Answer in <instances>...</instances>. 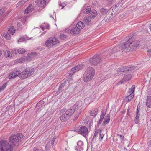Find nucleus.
Returning a JSON list of instances; mask_svg holds the SVG:
<instances>
[{
	"label": "nucleus",
	"mask_w": 151,
	"mask_h": 151,
	"mask_svg": "<svg viewBox=\"0 0 151 151\" xmlns=\"http://www.w3.org/2000/svg\"><path fill=\"white\" fill-rule=\"evenodd\" d=\"M82 105V102L77 101L72 106H71L70 109L67 110L65 113L62 114L60 117V120L62 122H65L70 117L72 114L76 111L74 115V118L73 119V121L76 120L78 118L79 115L81 113L80 110H78V109Z\"/></svg>",
	"instance_id": "1"
},
{
	"label": "nucleus",
	"mask_w": 151,
	"mask_h": 151,
	"mask_svg": "<svg viewBox=\"0 0 151 151\" xmlns=\"http://www.w3.org/2000/svg\"><path fill=\"white\" fill-rule=\"evenodd\" d=\"M34 72L33 69L29 68H27L22 72L19 70L15 69L10 73L8 78L9 79H12L19 76V77L20 78L24 79L31 76Z\"/></svg>",
	"instance_id": "2"
},
{
	"label": "nucleus",
	"mask_w": 151,
	"mask_h": 151,
	"mask_svg": "<svg viewBox=\"0 0 151 151\" xmlns=\"http://www.w3.org/2000/svg\"><path fill=\"white\" fill-rule=\"evenodd\" d=\"M94 74V69L92 67H89L83 75V80L85 82L90 81L93 78Z\"/></svg>",
	"instance_id": "3"
},
{
	"label": "nucleus",
	"mask_w": 151,
	"mask_h": 151,
	"mask_svg": "<svg viewBox=\"0 0 151 151\" xmlns=\"http://www.w3.org/2000/svg\"><path fill=\"white\" fill-rule=\"evenodd\" d=\"M104 57L102 54H96L90 58L89 62L91 65H96L105 59Z\"/></svg>",
	"instance_id": "4"
},
{
	"label": "nucleus",
	"mask_w": 151,
	"mask_h": 151,
	"mask_svg": "<svg viewBox=\"0 0 151 151\" xmlns=\"http://www.w3.org/2000/svg\"><path fill=\"white\" fill-rule=\"evenodd\" d=\"M12 144H9L7 142L0 141V151H12Z\"/></svg>",
	"instance_id": "5"
},
{
	"label": "nucleus",
	"mask_w": 151,
	"mask_h": 151,
	"mask_svg": "<svg viewBox=\"0 0 151 151\" xmlns=\"http://www.w3.org/2000/svg\"><path fill=\"white\" fill-rule=\"evenodd\" d=\"M24 137L22 134L18 133L16 135H14L11 136L9 139V144H12L13 146L14 144L13 143H17L19 140L21 139H23Z\"/></svg>",
	"instance_id": "6"
},
{
	"label": "nucleus",
	"mask_w": 151,
	"mask_h": 151,
	"mask_svg": "<svg viewBox=\"0 0 151 151\" xmlns=\"http://www.w3.org/2000/svg\"><path fill=\"white\" fill-rule=\"evenodd\" d=\"M59 43V41L57 38L55 37L51 38L46 40L45 43V45L47 47H51L52 46L58 45Z\"/></svg>",
	"instance_id": "7"
},
{
	"label": "nucleus",
	"mask_w": 151,
	"mask_h": 151,
	"mask_svg": "<svg viewBox=\"0 0 151 151\" xmlns=\"http://www.w3.org/2000/svg\"><path fill=\"white\" fill-rule=\"evenodd\" d=\"M129 36L126 37V40L128 41L127 42L123 44L122 46H121V50L122 51L125 52L129 51H131V46L130 43V41H129L130 39Z\"/></svg>",
	"instance_id": "8"
},
{
	"label": "nucleus",
	"mask_w": 151,
	"mask_h": 151,
	"mask_svg": "<svg viewBox=\"0 0 151 151\" xmlns=\"http://www.w3.org/2000/svg\"><path fill=\"white\" fill-rule=\"evenodd\" d=\"M76 131L78 134H81L85 137L87 136L88 133L87 128L85 126H81L79 128L76 129Z\"/></svg>",
	"instance_id": "9"
},
{
	"label": "nucleus",
	"mask_w": 151,
	"mask_h": 151,
	"mask_svg": "<svg viewBox=\"0 0 151 151\" xmlns=\"http://www.w3.org/2000/svg\"><path fill=\"white\" fill-rule=\"evenodd\" d=\"M84 65L82 64H80L78 65L77 66H75L74 68H72L69 71V75L70 77H71L72 75L75 72L78 71L80 70L83 68Z\"/></svg>",
	"instance_id": "10"
},
{
	"label": "nucleus",
	"mask_w": 151,
	"mask_h": 151,
	"mask_svg": "<svg viewBox=\"0 0 151 151\" xmlns=\"http://www.w3.org/2000/svg\"><path fill=\"white\" fill-rule=\"evenodd\" d=\"M111 9H109V12L108 13L106 14L104 19L103 20L106 22H109L112 18L115 17L113 15V13H112Z\"/></svg>",
	"instance_id": "11"
},
{
	"label": "nucleus",
	"mask_w": 151,
	"mask_h": 151,
	"mask_svg": "<svg viewBox=\"0 0 151 151\" xmlns=\"http://www.w3.org/2000/svg\"><path fill=\"white\" fill-rule=\"evenodd\" d=\"M134 66L129 67L128 66H124L121 67L119 69V72H124L127 71H131L134 69Z\"/></svg>",
	"instance_id": "12"
},
{
	"label": "nucleus",
	"mask_w": 151,
	"mask_h": 151,
	"mask_svg": "<svg viewBox=\"0 0 151 151\" xmlns=\"http://www.w3.org/2000/svg\"><path fill=\"white\" fill-rule=\"evenodd\" d=\"M47 0H37L35 2L36 5L39 7H45Z\"/></svg>",
	"instance_id": "13"
},
{
	"label": "nucleus",
	"mask_w": 151,
	"mask_h": 151,
	"mask_svg": "<svg viewBox=\"0 0 151 151\" xmlns=\"http://www.w3.org/2000/svg\"><path fill=\"white\" fill-rule=\"evenodd\" d=\"M111 9V12L112 13H113V15L115 17L116 14H117L119 11V7L118 6L116 5L113 6L110 9Z\"/></svg>",
	"instance_id": "14"
},
{
	"label": "nucleus",
	"mask_w": 151,
	"mask_h": 151,
	"mask_svg": "<svg viewBox=\"0 0 151 151\" xmlns=\"http://www.w3.org/2000/svg\"><path fill=\"white\" fill-rule=\"evenodd\" d=\"M130 43L131 47V51H133L135 49L136 47H138L139 44V41L138 40H136L132 42H130Z\"/></svg>",
	"instance_id": "15"
},
{
	"label": "nucleus",
	"mask_w": 151,
	"mask_h": 151,
	"mask_svg": "<svg viewBox=\"0 0 151 151\" xmlns=\"http://www.w3.org/2000/svg\"><path fill=\"white\" fill-rule=\"evenodd\" d=\"M91 19L92 18L88 15L84 17L83 21L87 25H91L92 24L91 22Z\"/></svg>",
	"instance_id": "16"
},
{
	"label": "nucleus",
	"mask_w": 151,
	"mask_h": 151,
	"mask_svg": "<svg viewBox=\"0 0 151 151\" xmlns=\"http://www.w3.org/2000/svg\"><path fill=\"white\" fill-rule=\"evenodd\" d=\"M76 26L73 27L70 30V33L73 35H77L79 34L80 32V30H79Z\"/></svg>",
	"instance_id": "17"
},
{
	"label": "nucleus",
	"mask_w": 151,
	"mask_h": 151,
	"mask_svg": "<svg viewBox=\"0 0 151 151\" xmlns=\"http://www.w3.org/2000/svg\"><path fill=\"white\" fill-rule=\"evenodd\" d=\"M34 6L31 4L29 5L24 12V14H27L34 10Z\"/></svg>",
	"instance_id": "18"
},
{
	"label": "nucleus",
	"mask_w": 151,
	"mask_h": 151,
	"mask_svg": "<svg viewBox=\"0 0 151 151\" xmlns=\"http://www.w3.org/2000/svg\"><path fill=\"white\" fill-rule=\"evenodd\" d=\"M132 77V75L131 74H129L126 75L120 81L121 83H122L125 81L129 80Z\"/></svg>",
	"instance_id": "19"
},
{
	"label": "nucleus",
	"mask_w": 151,
	"mask_h": 151,
	"mask_svg": "<svg viewBox=\"0 0 151 151\" xmlns=\"http://www.w3.org/2000/svg\"><path fill=\"white\" fill-rule=\"evenodd\" d=\"M84 23L81 21H79L78 22L76 25V27L78 28L79 30L83 29L84 27Z\"/></svg>",
	"instance_id": "20"
},
{
	"label": "nucleus",
	"mask_w": 151,
	"mask_h": 151,
	"mask_svg": "<svg viewBox=\"0 0 151 151\" xmlns=\"http://www.w3.org/2000/svg\"><path fill=\"white\" fill-rule=\"evenodd\" d=\"M110 119V115L109 114H108L104 118V120L103 122L104 125H106L109 122Z\"/></svg>",
	"instance_id": "21"
},
{
	"label": "nucleus",
	"mask_w": 151,
	"mask_h": 151,
	"mask_svg": "<svg viewBox=\"0 0 151 151\" xmlns=\"http://www.w3.org/2000/svg\"><path fill=\"white\" fill-rule=\"evenodd\" d=\"M121 50V46H117L113 48L111 50V53H114Z\"/></svg>",
	"instance_id": "22"
},
{
	"label": "nucleus",
	"mask_w": 151,
	"mask_h": 151,
	"mask_svg": "<svg viewBox=\"0 0 151 151\" xmlns=\"http://www.w3.org/2000/svg\"><path fill=\"white\" fill-rule=\"evenodd\" d=\"M146 105L148 108L151 107V96H148L147 99Z\"/></svg>",
	"instance_id": "23"
},
{
	"label": "nucleus",
	"mask_w": 151,
	"mask_h": 151,
	"mask_svg": "<svg viewBox=\"0 0 151 151\" xmlns=\"http://www.w3.org/2000/svg\"><path fill=\"white\" fill-rule=\"evenodd\" d=\"M100 15L101 16L103 15L106 14L109 12V10L103 8L100 9Z\"/></svg>",
	"instance_id": "24"
},
{
	"label": "nucleus",
	"mask_w": 151,
	"mask_h": 151,
	"mask_svg": "<svg viewBox=\"0 0 151 151\" xmlns=\"http://www.w3.org/2000/svg\"><path fill=\"white\" fill-rule=\"evenodd\" d=\"M135 87V85H133L131 88L129 89L128 93L129 94L134 95Z\"/></svg>",
	"instance_id": "25"
},
{
	"label": "nucleus",
	"mask_w": 151,
	"mask_h": 151,
	"mask_svg": "<svg viewBox=\"0 0 151 151\" xmlns=\"http://www.w3.org/2000/svg\"><path fill=\"white\" fill-rule=\"evenodd\" d=\"M97 11L96 10H92L91 13L88 15L92 19H94L95 17L97 15Z\"/></svg>",
	"instance_id": "26"
},
{
	"label": "nucleus",
	"mask_w": 151,
	"mask_h": 151,
	"mask_svg": "<svg viewBox=\"0 0 151 151\" xmlns=\"http://www.w3.org/2000/svg\"><path fill=\"white\" fill-rule=\"evenodd\" d=\"M98 113V110L97 108L94 109L90 113V115L93 116H96Z\"/></svg>",
	"instance_id": "27"
},
{
	"label": "nucleus",
	"mask_w": 151,
	"mask_h": 151,
	"mask_svg": "<svg viewBox=\"0 0 151 151\" xmlns=\"http://www.w3.org/2000/svg\"><path fill=\"white\" fill-rule=\"evenodd\" d=\"M8 31L12 35H13L15 32V30L14 29V27L13 26H10L9 28Z\"/></svg>",
	"instance_id": "28"
},
{
	"label": "nucleus",
	"mask_w": 151,
	"mask_h": 151,
	"mask_svg": "<svg viewBox=\"0 0 151 151\" xmlns=\"http://www.w3.org/2000/svg\"><path fill=\"white\" fill-rule=\"evenodd\" d=\"M129 95H128L127 96L125 99V100H126V101L127 102H130L134 96V95H132V94Z\"/></svg>",
	"instance_id": "29"
},
{
	"label": "nucleus",
	"mask_w": 151,
	"mask_h": 151,
	"mask_svg": "<svg viewBox=\"0 0 151 151\" xmlns=\"http://www.w3.org/2000/svg\"><path fill=\"white\" fill-rule=\"evenodd\" d=\"M90 6H87L86 8H85L83 10V13L85 14H87L90 12Z\"/></svg>",
	"instance_id": "30"
},
{
	"label": "nucleus",
	"mask_w": 151,
	"mask_h": 151,
	"mask_svg": "<svg viewBox=\"0 0 151 151\" xmlns=\"http://www.w3.org/2000/svg\"><path fill=\"white\" fill-rule=\"evenodd\" d=\"M3 36L7 39H10L11 36L7 32H5L3 34Z\"/></svg>",
	"instance_id": "31"
},
{
	"label": "nucleus",
	"mask_w": 151,
	"mask_h": 151,
	"mask_svg": "<svg viewBox=\"0 0 151 151\" xmlns=\"http://www.w3.org/2000/svg\"><path fill=\"white\" fill-rule=\"evenodd\" d=\"M140 116V114L139 113H136V116L135 118V122L136 123L138 124L139 122V118Z\"/></svg>",
	"instance_id": "32"
},
{
	"label": "nucleus",
	"mask_w": 151,
	"mask_h": 151,
	"mask_svg": "<svg viewBox=\"0 0 151 151\" xmlns=\"http://www.w3.org/2000/svg\"><path fill=\"white\" fill-rule=\"evenodd\" d=\"M106 110L104 111V110H103L101 111V113L100 115V119H101L102 120H103L105 115L106 114Z\"/></svg>",
	"instance_id": "33"
},
{
	"label": "nucleus",
	"mask_w": 151,
	"mask_h": 151,
	"mask_svg": "<svg viewBox=\"0 0 151 151\" xmlns=\"http://www.w3.org/2000/svg\"><path fill=\"white\" fill-rule=\"evenodd\" d=\"M12 54L9 51L6 50L5 52L4 55L6 58L10 57L12 56Z\"/></svg>",
	"instance_id": "34"
},
{
	"label": "nucleus",
	"mask_w": 151,
	"mask_h": 151,
	"mask_svg": "<svg viewBox=\"0 0 151 151\" xmlns=\"http://www.w3.org/2000/svg\"><path fill=\"white\" fill-rule=\"evenodd\" d=\"M32 57L30 55V54H28L27 56L24 57L22 58V60H29L31 59Z\"/></svg>",
	"instance_id": "35"
},
{
	"label": "nucleus",
	"mask_w": 151,
	"mask_h": 151,
	"mask_svg": "<svg viewBox=\"0 0 151 151\" xmlns=\"http://www.w3.org/2000/svg\"><path fill=\"white\" fill-rule=\"evenodd\" d=\"M18 53L19 54H23L25 52V50L23 48H20L17 50Z\"/></svg>",
	"instance_id": "36"
},
{
	"label": "nucleus",
	"mask_w": 151,
	"mask_h": 151,
	"mask_svg": "<svg viewBox=\"0 0 151 151\" xmlns=\"http://www.w3.org/2000/svg\"><path fill=\"white\" fill-rule=\"evenodd\" d=\"M67 81L66 80L64 81L63 82H62L59 86L60 88L63 89L67 83Z\"/></svg>",
	"instance_id": "37"
},
{
	"label": "nucleus",
	"mask_w": 151,
	"mask_h": 151,
	"mask_svg": "<svg viewBox=\"0 0 151 151\" xmlns=\"http://www.w3.org/2000/svg\"><path fill=\"white\" fill-rule=\"evenodd\" d=\"M60 38L61 40H65L67 38V36L65 34H61L60 35Z\"/></svg>",
	"instance_id": "38"
},
{
	"label": "nucleus",
	"mask_w": 151,
	"mask_h": 151,
	"mask_svg": "<svg viewBox=\"0 0 151 151\" xmlns=\"http://www.w3.org/2000/svg\"><path fill=\"white\" fill-rule=\"evenodd\" d=\"M100 130L99 129H97L96 131L94 134V135L93 137L92 140H93V139H94V138L95 137H96V136H97V135H99L100 132Z\"/></svg>",
	"instance_id": "39"
},
{
	"label": "nucleus",
	"mask_w": 151,
	"mask_h": 151,
	"mask_svg": "<svg viewBox=\"0 0 151 151\" xmlns=\"http://www.w3.org/2000/svg\"><path fill=\"white\" fill-rule=\"evenodd\" d=\"M7 83H5L2 86L0 87V92H1L2 90H3L7 86Z\"/></svg>",
	"instance_id": "40"
},
{
	"label": "nucleus",
	"mask_w": 151,
	"mask_h": 151,
	"mask_svg": "<svg viewBox=\"0 0 151 151\" xmlns=\"http://www.w3.org/2000/svg\"><path fill=\"white\" fill-rule=\"evenodd\" d=\"M99 135V139L101 138V139H102L104 136V134L103 133V131L102 130H100Z\"/></svg>",
	"instance_id": "41"
},
{
	"label": "nucleus",
	"mask_w": 151,
	"mask_h": 151,
	"mask_svg": "<svg viewBox=\"0 0 151 151\" xmlns=\"http://www.w3.org/2000/svg\"><path fill=\"white\" fill-rule=\"evenodd\" d=\"M11 52L12 54L13 55L14 54L16 55L18 53V51L17 50L15 49H13L12 50Z\"/></svg>",
	"instance_id": "42"
},
{
	"label": "nucleus",
	"mask_w": 151,
	"mask_h": 151,
	"mask_svg": "<svg viewBox=\"0 0 151 151\" xmlns=\"http://www.w3.org/2000/svg\"><path fill=\"white\" fill-rule=\"evenodd\" d=\"M76 150L78 151H81L83 150V148L81 146H77L76 147Z\"/></svg>",
	"instance_id": "43"
},
{
	"label": "nucleus",
	"mask_w": 151,
	"mask_h": 151,
	"mask_svg": "<svg viewBox=\"0 0 151 151\" xmlns=\"http://www.w3.org/2000/svg\"><path fill=\"white\" fill-rule=\"evenodd\" d=\"M22 27V25H21V23L19 22H18L17 23V29H20Z\"/></svg>",
	"instance_id": "44"
},
{
	"label": "nucleus",
	"mask_w": 151,
	"mask_h": 151,
	"mask_svg": "<svg viewBox=\"0 0 151 151\" xmlns=\"http://www.w3.org/2000/svg\"><path fill=\"white\" fill-rule=\"evenodd\" d=\"M63 89H62L61 88H60V87L59 86L58 90L56 91V93H55V94L56 95H58L59 93H60L62 91V90Z\"/></svg>",
	"instance_id": "45"
},
{
	"label": "nucleus",
	"mask_w": 151,
	"mask_h": 151,
	"mask_svg": "<svg viewBox=\"0 0 151 151\" xmlns=\"http://www.w3.org/2000/svg\"><path fill=\"white\" fill-rule=\"evenodd\" d=\"M50 142L49 141L48 142L47 144H46L45 146V148L47 150L49 149L50 147Z\"/></svg>",
	"instance_id": "46"
},
{
	"label": "nucleus",
	"mask_w": 151,
	"mask_h": 151,
	"mask_svg": "<svg viewBox=\"0 0 151 151\" xmlns=\"http://www.w3.org/2000/svg\"><path fill=\"white\" fill-rule=\"evenodd\" d=\"M25 38L24 37H22L20 38L18 41V42H22L23 41H25Z\"/></svg>",
	"instance_id": "47"
},
{
	"label": "nucleus",
	"mask_w": 151,
	"mask_h": 151,
	"mask_svg": "<svg viewBox=\"0 0 151 151\" xmlns=\"http://www.w3.org/2000/svg\"><path fill=\"white\" fill-rule=\"evenodd\" d=\"M5 10L4 9H0V16L2 15L5 12Z\"/></svg>",
	"instance_id": "48"
},
{
	"label": "nucleus",
	"mask_w": 151,
	"mask_h": 151,
	"mask_svg": "<svg viewBox=\"0 0 151 151\" xmlns=\"http://www.w3.org/2000/svg\"><path fill=\"white\" fill-rule=\"evenodd\" d=\"M30 55L32 57L36 56L37 55V54L36 52H32L30 54Z\"/></svg>",
	"instance_id": "49"
},
{
	"label": "nucleus",
	"mask_w": 151,
	"mask_h": 151,
	"mask_svg": "<svg viewBox=\"0 0 151 151\" xmlns=\"http://www.w3.org/2000/svg\"><path fill=\"white\" fill-rule=\"evenodd\" d=\"M22 5V1H19L18 3H17V4L16 6H17V7H19L20 6H21Z\"/></svg>",
	"instance_id": "50"
},
{
	"label": "nucleus",
	"mask_w": 151,
	"mask_h": 151,
	"mask_svg": "<svg viewBox=\"0 0 151 151\" xmlns=\"http://www.w3.org/2000/svg\"><path fill=\"white\" fill-rule=\"evenodd\" d=\"M77 146H82L83 142L81 141H79L77 142Z\"/></svg>",
	"instance_id": "51"
},
{
	"label": "nucleus",
	"mask_w": 151,
	"mask_h": 151,
	"mask_svg": "<svg viewBox=\"0 0 151 151\" xmlns=\"http://www.w3.org/2000/svg\"><path fill=\"white\" fill-rule=\"evenodd\" d=\"M120 137V139L121 140V141H122V140L124 139V137L122 135H119Z\"/></svg>",
	"instance_id": "52"
},
{
	"label": "nucleus",
	"mask_w": 151,
	"mask_h": 151,
	"mask_svg": "<svg viewBox=\"0 0 151 151\" xmlns=\"http://www.w3.org/2000/svg\"><path fill=\"white\" fill-rule=\"evenodd\" d=\"M103 120L100 119L98 121L97 124H101Z\"/></svg>",
	"instance_id": "53"
},
{
	"label": "nucleus",
	"mask_w": 151,
	"mask_h": 151,
	"mask_svg": "<svg viewBox=\"0 0 151 151\" xmlns=\"http://www.w3.org/2000/svg\"><path fill=\"white\" fill-rule=\"evenodd\" d=\"M59 4L60 6L61 7V9H62L64 8V6H63L62 5V3H61L60 2V3H59Z\"/></svg>",
	"instance_id": "54"
},
{
	"label": "nucleus",
	"mask_w": 151,
	"mask_h": 151,
	"mask_svg": "<svg viewBox=\"0 0 151 151\" xmlns=\"http://www.w3.org/2000/svg\"><path fill=\"white\" fill-rule=\"evenodd\" d=\"M147 53L149 55H150V54H151V49H149L147 51Z\"/></svg>",
	"instance_id": "55"
},
{
	"label": "nucleus",
	"mask_w": 151,
	"mask_h": 151,
	"mask_svg": "<svg viewBox=\"0 0 151 151\" xmlns=\"http://www.w3.org/2000/svg\"><path fill=\"white\" fill-rule=\"evenodd\" d=\"M46 27L47 29H49L50 28V26L48 24H47L45 26Z\"/></svg>",
	"instance_id": "56"
},
{
	"label": "nucleus",
	"mask_w": 151,
	"mask_h": 151,
	"mask_svg": "<svg viewBox=\"0 0 151 151\" xmlns=\"http://www.w3.org/2000/svg\"><path fill=\"white\" fill-rule=\"evenodd\" d=\"M33 151H39V150L36 147H34L33 149Z\"/></svg>",
	"instance_id": "57"
},
{
	"label": "nucleus",
	"mask_w": 151,
	"mask_h": 151,
	"mask_svg": "<svg viewBox=\"0 0 151 151\" xmlns=\"http://www.w3.org/2000/svg\"><path fill=\"white\" fill-rule=\"evenodd\" d=\"M139 108H138V107H137V111L136 113H139Z\"/></svg>",
	"instance_id": "58"
},
{
	"label": "nucleus",
	"mask_w": 151,
	"mask_h": 151,
	"mask_svg": "<svg viewBox=\"0 0 151 151\" xmlns=\"http://www.w3.org/2000/svg\"><path fill=\"white\" fill-rule=\"evenodd\" d=\"M127 115L129 116V115H130V113H129V109H127Z\"/></svg>",
	"instance_id": "59"
},
{
	"label": "nucleus",
	"mask_w": 151,
	"mask_h": 151,
	"mask_svg": "<svg viewBox=\"0 0 151 151\" xmlns=\"http://www.w3.org/2000/svg\"><path fill=\"white\" fill-rule=\"evenodd\" d=\"M23 19H24V23H25L26 22V20H27V17H24V18H23Z\"/></svg>",
	"instance_id": "60"
},
{
	"label": "nucleus",
	"mask_w": 151,
	"mask_h": 151,
	"mask_svg": "<svg viewBox=\"0 0 151 151\" xmlns=\"http://www.w3.org/2000/svg\"><path fill=\"white\" fill-rule=\"evenodd\" d=\"M148 93H149L150 95H151V88L150 89L149 91H148ZM150 96H151V95Z\"/></svg>",
	"instance_id": "61"
},
{
	"label": "nucleus",
	"mask_w": 151,
	"mask_h": 151,
	"mask_svg": "<svg viewBox=\"0 0 151 151\" xmlns=\"http://www.w3.org/2000/svg\"><path fill=\"white\" fill-rule=\"evenodd\" d=\"M54 142L52 141L51 140V142H50V144H51V145H53L54 144Z\"/></svg>",
	"instance_id": "62"
},
{
	"label": "nucleus",
	"mask_w": 151,
	"mask_h": 151,
	"mask_svg": "<svg viewBox=\"0 0 151 151\" xmlns=\"http://www.w3.org/2000/svg\"><path fill=\"white\" fill-rule=\"evenodd\" d=\"M56 139V138L54 137L53 138L52 140H51L52 141L54 142L55 141V139Z\"/></svg>",
	"instance_id": "63"
},
{
	"label": "nucleus",
	"mask_w": 151,
	"mask_h": 151,
	"mask_svg": "<svg viewBox=\"0 0 151 151\" xmlns=\"http://www.w3.org/2000/svg\"><path fill=\"white\" fill-rule=\"evenodd\" d=\"M41 28L42 29L44 30V29H45V28L43 26H42L41 27Z\"/></svg>",
	"instance_id": "64"
}]
</instances>
